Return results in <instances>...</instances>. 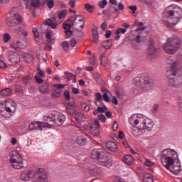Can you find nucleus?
Here are the masks:
<instances>
[{"instance_id": "1", "label": "nucleus", "mask_w": 182, "mask_h": 182, "mask_svg": "<svg viewBox=\"0 0 182 182\" xmlns=\"http://www.w3.org/2000/svg\"><path fill=\"white\" fill-rule=\"evenodd\" d=\"M178 65L177 61H173L170 59L167 60L166 68L168 70V77L169 79V83L172 86H174V87H180L182 85V77L176 76L178 70Z\"/></svg>"}, {"instance_id": "2", "label": "nucleus", "mask_w": 182, "mask_h": 182, "mask_svg": "<svg viewBox=\"0 0 182 182\" xmlns=\"http://www.w3.org/2000/svg\"><path fill=\"white\" fill-rule=\"evenodd\" d=\"M91 158L96 160L95 163H97L100 166H104L105 167H110L112 166V159H110L106 149H94L91 153Z\"/></svg>"}, {"instance_id": "3", "label": "nucleus", "mask_w": 182, "mask_h": 182, "mask_svg": "<svg viewBox=\"0 0 182 182\" xmlns=\"http://www.w3.org/2000/svg\"><path fill=\"white\" fill-rule=\"evenodd\" d=\"M176 157H178V155H177V152L173 149H166L162 151L161 161L166 170H168V168L172 167L173 164H174Z\"/></svg>"}, {"instance_id": "4", "label": "nucleus", "mask_w": 182, "mask_h": 182, "mask_svg": "<svg viewBox=\"0 0 182 182\" xmlns=\"http://www.w3.org/2000/svg\"><path fill=\"white\" fill-rule=\"evenodd\" d=\"M44 122L47 123V127H52V126H62L66 120L65 114L57 112L56 114H49L43 117Z\"/></svg>"}, {"instance_id": "5", "label": "nucleus", "mask_w": 182, "mask_h": 182, "mask_svg": "<svg viewBox=\"0 0 182 182\" xmlns=\"http://www.w3.org/2000/svg\"><path fill=\"white\" fill-rule=\"evenodd\" d=\"M181 46V41L179 38H169L168 41L163 45V50L168 55H174Z\"/></svg>"}, {"instance_id": "6", "label": "nucleus", "mask_w": 182, "mask_h": 182, "mask_svg": "<svg viewBox=\"0 0 182 182\" xmlns=\"http://www.w3.org/2000/svg\"><path fill=\"white\" fill-rule=\"evenodd\" d=\"M21 22H22V16L19 14H14L13 16L7 18L6 21L10 31L16 33L21 32V28H19V23Z\"/></svg>"}, {"instance_id": "7", "label": "nucleus", "mask_w": 182, "mask_h": 182, "mask_svg": "<svg viewBox=\"0 0 182 182\" xmlns=\"http://www.w3.org/2000/svg\"><path fill=\"white\" fill-rule=\"evenodd\" d=\"M164 22L169 28H173L175 25H177L178 23V19L180 16H174L173 11L171 10L168 11L166 13L163 14Z\"/></svg>"}, {"instance_id": "8", "label": "nucleus", "mask_w": 182, "mask_h": 182, "mask_svg": "<svg viewBox=\"0 0 182 182\" xmlns=\"http://www.w3.org/2000/svg\"><path fill=\"white\" fill-rule=\"evenodd\" d=\"M16 112V103L12 100H6V105L4 110L1 111V114L4 117H9ZM9 114V116L6 114Z\"/></svg>"}, {"instance_id": "9", "label": "nucleus", "mask_w": 182, "mask_h": 182, "mask_svg": "<svg viewBox=\"0 0 182 182\" xmlns=\"http://www.w3.org/2000/svg\"><path fill=\"white\" fill-rule=\"evenodd\" d=\"M33 178L36 182H48L49 178H48V174L43 168H38L33 172Z\"/></svg>"}, {"instance_id": "10", "label": "nucleus", "mask_w": 182, "mask_h": 182, "mask_svg": "<svg viewBox=\"0 0 182 182\" xmlns=\"http://www.w3.org/2000/svg\"><path fill=\"white\" fill-rule=\"evenodd\" d=\"M133 83L138 89H143L144 85H150V80L147 76L139 75L133 79Z\"/></svg>"}, {"instance_id": "11", "label": "nucleus", "mask_w": 182, "mask_h": 182, "mask_svg": "<svg viewBox=\"0 0 182 182\" xmlns=\"http://www.w3.org/2000/svg\"><path fill=\"white\" fill-rule=\"evenodd\" d=\"M45 22L46 25L50 26L52 29H55L58 25H60L63 21L59 17L58 14H55L52 18L46 20Z\"/></svg>"}, {"instance_id": "12", "label": "nucleus", "mask_w": 182, "mask_h": 182, "mask_svg": "<svg viewBox=\"0 0 182 182\" xmlns=\"http://www.w3.org/2000/svg\"><path fill=\"white\" fill-rule=\"evenodd\" d=\"M148 58H149V59H156V58H159V48L153 42L150 43L148 48Z\"/></svg>"}, {"instance_id": "13", "label": "nucleus", "mask_w": 182, "mask_h": 182, "mask_svg": "<svg viewBox=\"0 0 182 182\" xmlns=\"http://www.w3.org/2000/svg\"><path fill=\"white\" fill-rule=\"evenodd\" d=\"M48 127V124L46 122H31L28 128V132H32L33 130H42V129Z\"/></svg>"}, {"instance_id": "14", "label": "nucleus", "mask_w": 182, "mask_h": 182, "mask_svg": "<svg viewBox=\"0 0 182 182\" xmlns=\"http://www.w3.org/2000/svg\"><path fill=\"white\" fill-rule=\"evenodd\" d=\"M72 26L79 31V29H82L85 27V21H83V17L82 16H77L73 21H71Z\"/></svg>"}, {"instance_id": "15", "label": "nucleus", "mask_w": 182, "mask_h": 182, "mask_svg": "<svg viewBox=\"0 0 182 182\" xmlns=\"http://www.w3.org/2000/svg\"><path fill=\"white\" fill-rule=\"evenodd\" d=\"M140 126L141 127V129H144V133H146V130H147V132H151L154 126L153 121L149 118L143 117Z\"/></svg>"}, {"instance_id": "16", "label": "nucleus", "mask_w": 182, "mask_h": 182, "mask_svg": "<svg viewBox=\"0 0 182 182\" xmlns=\"http://www.w3.org/2000/svg\"><path fill=\"white\" fill-rule=\"evenodd\" d=\"M144 116L142 114H134L129 119V122L132 126H137V124H141Z\"/></svg>"}, {"instance_id": "17", "label": "nucleus", "mask_w": 182, "mask_h": 182, "mask_svg": "<svg viewBox=\"0 0 182 182\" xmlns=\"http://www.w3.org/2000/svg\"><path fill=\"white\" fill-rule=\"evenodd\" d=\"M53 95H54L55 97H60V94L62 93V90L65 89V86L66 85L63 84H54L53 85Z\"/></svg>"}, {"instance_id": "18", "label": "nucleus", "mask_w": 182, "mask_h": 182, "mask_svg": "<svg viewBox=\"0 0 182 182\" xmlns=\"http://www.w3.org/2000/svg\"><path fill=\"white\" fill-rule=\"evenodd\" d=\"M33 171L31 170H26L21 172V178L23 181H29L33 178Z\"/></svg>"}, {"instance_id": "19", "label": "nucleus", "mask_w": 182, "mask_h": 182, "mask_svg": "<svg viewBox=\"0 0 182 182\" xmlns=\"http://www.w3.org/2000/svg\"><path fill=\"white\" fill-rule=\"evenodd\" d=\"M100 127V124H99V120L95 119L94 124H92L90 130L93 136L99 135V128Z\"/></svg>"}, {"instance_id": "20", "label": "nucleus", "mask_w": 182, "mask_h": 182, "mask_svg": "<svg viewBox=\"0 0 182 182\" xmlns=\"http://www.w3.org/2000/svg\"><path fill=\"white\" fill-rule=\"evenodd\" d=\"M9 59L11 63H18L21 60V56L18 53L14 52V51H10L9 53Z\"/></svg>"}, {"instance_id": "21", "label": "nucleus", "mask_w": 182, "mask_h": 182, "mask_svg": "<svg viewBox=\"0 0 182 182\" xmlns=\"http://www.w3.org/2000/svg\"><path fill=\"white\" fill-rule=\"evenodd\" d=\"M11 48L14 49V50H19V49H25L26 48V45L25 44V41H16L11 45Z\"/></svg>"}, {"instance_id": "22", "label": "nucleus", "mask_w": 182, "mask_h": 182, "mask_svg": "<svg viewBox=\"0 0 182 182\" xmlns=\"http://www.w3.org/2000/svg\"><path fill=\"white\" fill-rule=\"evenodd\" d=\"M10 162L11 163V167L16 170L23 168V161L22 158H18V159H15V161H10Z\"/></svg>"}, {"instance_id": "23", "label": "nucleus", "mask_w": 182, "mask_h": 182, "mask_svg": "<svg viewBox=\"0 0 182 182\" xmlns=\"http://www.w3.org/2000/svg\"><path fill=\"white\" fill-rule=\"evenodd\" d=\"M66 110L68 114H70L73 117L77 113L76 107L73 104L68 103L66 107Z\"/></svg>"}, {"instance_id": "24", "label": "nucleus", "mask_w": 182, "mask_h": 182, "mask_svg": "<svg viewBox=\"0 0 182 182\" xmlns=\"http://www.w3.org/2000/svg\"><path fill=\"white\" fill-rule=\"evenodd\" d=\"M170 8L173 10L172 12H173V16H175V18H177V16H181L182 15V9L177 6V5H172L170 6Z\"/></svg>"}, {"instance_id": "25", "label": "nucleus", "mask_w": 182, "mask_h": 182, "mask_svg": "<svg viewBox=\"0 0 182 182\" xmlns=\"http://www.w3.org/2000/svg\"><path fill=\"white\" fill-rule=\"evenodd\" d=\"M131 132L134 136H141V134H144V129L141 128V126L139 127H132Z\"/></svg>"}, {"instance_id": "26", "label": "nucleus", "mask_w": 182, "mask_h": 182, "mask_svg": "<svg viewBox=\"0 0 182 182\" xmlns=\"http://www.w3.org/2000/svg\"><path fill=\"white\" fill-rule=\"evenodd\" d=\"M105 146L108 150H110V151H117V150H119L117 144L112 141L106 142Z\"/></svg>"}, {"instance_id": "27", "label": "nucleus", "mask_w": 182, "mask_h": 182, "mask_svg": "<svg viewBox=\"0 0 182 182\" xmlns=\"http://www.w3.org/2000/svg\"><path fill=\"white\" fill-rule=\"evenodd\" d=\"M140 35H138L136 36L135 38H134L132 41V48L133 49H136L137 50L139 49H140L141 46H140Z\"/></svg>"}, {"instance_id": "28", "label": "nucleus", "mask_w": 182, "mask_h": 182, "mask_svg": "<svg viewBox=\"0 0 182 182\" xmlns=\"http://www.w3.org/2000/svg\"><path fill=\"white\" fill-rule=\"evenodd\" d=\"M171 173H173V174H178L180 171H181V165L178 164V165H174V164L168 168Z\"/></svg>"}, {"instance_id": "29", "label": "nucleus", "mask_w": 182, "mask_h": 182, "mask_svg": "<svg viewBox=\"0 0 182 182\" xmlns=\"http://www.w3.org/2000/svg\"><path fill=\"white\" fill-rule=\"evenodd\" d=\"M73 117H75V120L77 123H83V122L86 120V117L85 114L80 112L75 113Z\"/></svg>"}, {"instance_id": "30", "label": "nucleus", "mask_w": 182, "mask_h": 182, "mask_svg": "<svg viewBox=\"0 0 182 182\" xmlns=\"http://www.w3.org/2000/svg\"><path fill=\"white\" fill-rule=\"evenodd\" d=\"M10 156V161H15V160L18 159L22 158V156L18 153V151L14 150L11 151L9 154Z\"/></svg>"}, {"instance_id": "31", "label": "nucleus", "mask_w": 182, "mask_h": 182, "mask_svg": "<svg viewBox=\"0 0 182 182\" xmlns=\"http://www.w3.org/2000/svg\"><path fill=\"white\" fill-rule=\"evenodd\" d=\"M122 161L125 163V164L131 166V164H133V161H134V158H133V156L132 155H125L122 158Z\"/></svg>"}, {"instance_id": "32", "label": "nucleus", "mask_w": 182, "mask_h": 182, "mask_svg": "<svg viewBox=\"0 0 182 182\" xmlns=\"http://www.w3.org/2000/svg\"><path fill=\"white\" fill-rule=\"evenodd\" d=\"M39 90L41 93H48L49 92V83L45 82L42 85H40Z\"/></svg>"}, {"instance_id": "33", "label": "nucleus", "mask_w": 182, "mask_h": 182, "mask_svg": "<svg viewBox=\"0 0 182 182\" xmlns=\"http://www.w3.org/2000/svg\"><path fill=\"white\" fill-rule=\"evenodd\" d=\"M90 173L92 176H96L101 174L102 170H100V168H99L97 166H94L90 169Z\"/></svg>"}, {"instance_id": "34", "label": "nucleus", "mask_w": 182, "mask_h": 182, "mask_svg": "<svg viewBox=\"0 0 182 182\" xmlns=\"http://www.w3.org/2000/svg\"><path fill=\"white\" fill-rule=\"evenodd\" d=\"M106 112H107V107L105 105L97 107V111L93 112V115L96 116L97 113H105Z\"/></svg>"}, {"instance_id": "35", "label": "nucleus", "mask_w": 182, "mask_h": 182, "mask_svg": "<svg viewBox=\"0 0 182 182\" xmlns=\"http://www.w3.org/2000/svg\"><path fill=\"white\" fill-rule=\"evenodd\" d=\"M76 141L80 146H85L86 144V138L83 136H80L76 138Z\"/></svg>"}, {"instance_id": "36", "label": "nucleus", "mask_w": 182, "mask_h": 182, "mask_svg": "<svg viewBox=\"0 0 182 182\" xmlns=\"http://www.w3.org/2000/svg\"><path fill=\"white\" fill-rule=\"evenodd\" d=\"M141 161V163L144 164V166H146L147 167H153V166H154V162L151 161L149 159H145L144 160L141 159V161Z\"/></svg>"}, {"instance_id": "37", "label": "nucleus", "mask_w": 182, "mask_h": 182, "mask_svg": "<svg viewBox=\"0 0 182 182\" xmlns=\"http://www.w3.org/2000/svg\"><path fill=\"white\" fill-rule=\"evenodd\" d=\"M12 93V90L11 88H4L1 90L0 95L1 96H10V95Z\"/></svg>"}, {"instance_id": "38", "label": "nucleus", "mask_w": 182, "mask_h": 182, "mask_svg": "<svg viewBox=\"0 0 182 182\" xmlns=\"http://www.w3.org/2000/svg\"><path fill=\"white\" fill-rule=\"evenodd\" d=\"M92 38L95 43H97V41H99V33H97V30H96V27L92 29Z\"/></svg>"}, {"instance_id": "39", "label": "nucleus", "mask_w": 182, "mask_h": 182, "mask_svg": "<svg viewBox=\"0 0 182 182\" xmlns=\"http://www.w3.org/2000/svg\"><path fill=\"white\" fill-rule=\"evenodd\" d=\"M143 182H153V176L150 173H145L144 175Z\"/></svg>"}, {"instance_id": "40", "label": "nucleus", "mask_w": 182, "mask_h": 182, "mask_svg": "<svg viewBox=\"0 0 182 182\" xmlns=\"http://www.w3.org/2000/svg\"><path fill=\"white\" fill-rule=\"evenodd\" d=\"M72 20H67L63 25V29L65 31H70V28H72Z\"/></svg>"}, {"instance_id": "41", "label": "nucleus", "mask_w": 182, "mask_h": 182, "mask_svg": "<svg viewBox=\"0 0 182 182\" xmlns=\"http://www.w3.org/2000/svg\"><path fill=\"white\" fill-rule=\"evenodd\" d=\"M33 33L34 35V39L37 43H39L41 38H39V33L38 32V28H33Z\"/></svg>"}, {"instance_id": "42", "label": "nucleus", "mask_w": 182, "mask_h": 182, "mask_svg": "<svg viewBox=\"0 0 182 182\" xmlns=\"http://www.w3.org/2000/svg\"><path fill=\"white\" fill-rule=\"evenodd\" d=\"M85 9H86V11H87V12H90V14H92L95 11V6L90 5V4L87 3L85 4Z\"/></svg>"}, {"instance_id": "43", "label": "nucleus", "mask_w": 182, "mask_h": 182, "mask_svg": "<svg viewBox=\"0 0 182 182\" xmlns=\"http://www.w3.org/2000/svg\"><path fill=\"white\" fill-rule=\"evenodd\" d=\"M22 82L26 86L31 84V77L29 75L24 76L22 78Z\"/></svg>"}, {"instance_id": "44", "label": "nucleus", "mask_w": 182, "mask_h": 182, "mask_svg": "<svg viewBox=\"0 0 182 182\" xmlns=\"http://www.w3.org/2000/svg\"><path fill=\"white\" fill-rule=\"evenodd\" d=\"M103 46L105 49H110L112 46V40H107L103 42Z\"/></svg>"}, {"instance_id": "45", "label": "nucleus", "mask_w": 182, "mask_h": 182, "mask_svg": "<svg viewBox=\"0 0 182 182\" xmlns=\"http://www.w3.org/2000/svg\"><path fill=\"white\" fill-rule=\"evenodd\" d=\"M58 15L60 18L63 21V19H65V18H66V16L68 15V11L66 10H63L60 11Z\"/></svg>"}, {"instance_id": "46", "label": "nucleus", "mask_w": 182, "mask_h": 182, "mask_svg": "<svg viewBox=\"0 0 182 182\" xmlns=\"http://www.w3.org/2000/svg\"><path fill=\"white\" fill-rule=\"evenodd\" d=\"M108 63H109V60H107V58L102 55L101 57V65L102 66H104L105 68H106V66H107Z\"/></svg>"}, {"instance_id": "47", "label": "nucleus", "mask_w": 182, "mask_h": 182, "mask_svg": "<svg viewBox=\"0 0 182 182\" xmlns=\"http://www.w3.org/2000/svg\"><path fill=\"white\" fill-rule=\"evenodd\" d=\"M129 151L132 154H134V156H135L138 160L141 161V157H140V155H139V154H137V152H136L133 148L130 147Z\"/></svg>"}, {"instance_id": "48", "label": "nucleus", "mask_w": 182, "mask_h": 182, "mask_svg": "<svg viewBox=\"0 0 182 182\" xmlns=\"http://www.w3.org/2000/svg\"><path fill=\"white\" fill-rule=\"evenodd\" d=\"M31 6H33L34 8H38L39 6V5H41V1L31 0Z\"/></svg>"}, {"instance_id": "49", "label": "nucleus", "mask_w": 182, "mask_h": 182, "mask_svg": "<svg viewBox=\"0 0 182 182\" xmlns=\"http://www.w3.org/2000/svg\"><path fill=\"white\" fill-rule=\"evenodd\" d=\"M61 46L65 52H68L69 50V43L68 41H64L61 43Z\"/></svg>"}, {"instance_id": "50", "label": "nucleus", "mask_w": 182, "mask_h": 182, "mask_svg": "<svg viewBox=\"0 0 182 182\" xmlns=\"http://www.w3.org/2000/svg\"><path fill=\"white\" fill-rule=\"evenodd\" d=\"M100 8H101V9H105V8H106V5H107V0H102L99 1L98 4Z\"/></svg>"}, {"instance_id": "51", "label": "nucleus", "mask_w": 182, "mask_h": 182, "mask_svg": "<svg viewBox=\"0 0 182 182\" xmlns=\"http://www.w3.org/2000/svg\"><path fill=\"white\" fill-rule=\"evenodd\" d=\"M46 3L48 8H53L55 6V1L53 0H46Z\"/></svg>"}, {"instance_id": "52", "label": "nucleus", "mask_w": 182, "mask_h": 182, "mask_svg": "<svg viewBox=\"0 0 182 182\" xmlns=\"http://www.w3.org/2000/svg\"><path fill=\"white\" fill-rule=\"evenodd\" d=\"M127 32V30L126 28H119L116 31H115V35H119V33H126Z\"/></svg>"}, {"instance_id": "53", "label": "nucleus", "mask_w": 182, "mask_h": 182, "mask_svg": "<svg viewBox=\"0 0 182 182\" xmlns=\"http://www.w3.org/2000/svg\"><path fill=\"white\" fill-rule=\"evenodd\" d=\"M63 96H64V99H65V100H67V101L70 100V92H69L68 90H66L64 92Z\"/></svg>"}, {"instance_id": "54", "label": "nucleus", "mask_w": 182, "mask_h": 182, "mask_svg": "<svg viewBox=\"0 0 182 182\" xmlns=\"http://www.w3.org/2000/svg\"><path fill=\"white\" fill-rule=\"evenodd\" d=\"M37 72V76H38L39 77H43L45 76V73L42 70H41L40 68H38Z\"/></svg>"}, {"instance_id": "55", "label": "nucleus", "mask_w": 182, "mask_h": 182, "mask_svg": "<svg viewBox=\"0 0 182 182\" xmlns=\"http://www.w3.org/2000/svg\"><path fill=\"white\" fill-rule=\"evenodd\" d=\"M3 38H4V41L6 43L9 42V41H11V35H9L8 33L4 34Z\"/></svg>"}, {"instance_id": "56", "label": "nucleus", "mask_w": 182, "mask_h": 182, "mask_svg": "<svg viewBox=\"0 0 182 182\" xmlns=\"http://www.w3.org/2000/svg\"><path fill=\"white\" fill-rule=\"evenodd\" d=\"M82 107L85 112H89V110H90V107L85 102L82 104Z\"/></svg>"}, {"instance_id": "57", "label": "nucleus", "mask_w": 182, "mask_h": 182, "mask_svg": "<svg viewBox=\"0 0 182 182\" xmlns=\"http://www.w3.org/2000/svg\"><path fill=\"white\" fill-rule=\"evenodd\" d=\"M109 11H110V12H112V14H116V13L119 12V9H117L113 6H110Z\"/></svg>"}, {"instance_id": "58", "label": "nucleus", "mask_w": 182, "mask_h": 182, "mask_svg": "<svg viewBox=\"0 0 182 182\" xmlns=\"http://www.w3.org/2000/svg\"><path fill=\"white\" fill-rule=\"evenodd\" d=\"M6 68H8L6 63L4 60H0V69H6Z\"/></svg>"}, {"instance_id": "59", "label": "nucleus", "mask_w": 182, "mask_h": 182, "mask_svg": "<svg viewBox=\"0 0 182 182\" xmlns=\"http://www.w3.org/2000/svg\"><path fill=\"white\" fill-rule=\"evenodd\" d=\"M98 120L102 122V123L106 122V117L103 114L98 115Z\"/></svg>"}, {"instance_id": "60", "label": "nucleus", "mask_w": 182, "mask_h": 182, "mask_svg": "<svg viewBox=\"0 0 182 182\" xmlns=\"http://www.w3.org/2000/svg\"><path fill=\"white\" fill-rule=\"evenodd\" d=\"M34 78L36 82H37V83H39V84L43 83V79L39 77L38 75H35Z\"/></svg>"}, {"instance_id": "61", "label": "nucleus", "mask_w": 182, "mask_h": 182, "mask_svg": "<svg viewBox=\"0 0 182 182\" xmlns=\"http://www.w3.org/2000/svg\"><path fill=\"white\" fill-rule=\"evenodd\" d=\"M95 99L97 102H100V100H102V94H100V92H97L95 94Z\"/></svg>"}, {"instance_id": "62", "label": "nucleus", "mask_w": 182, "mask_h": 182, "mask_svg": "<svg viewBox=\"0 0 182 182\" xmlns=\"http://www.w3.org/2000/svg\"><path fill=\"white\" fill-rule=\"evenodd\" d=\"M102 98L103 100H105V102H110V97H109V95H107V93H105L103 95H102Z\"/></svg>"}, {"instance_id": "63", "label": "nucleus", "mask_w": 182, "mask_h": 182, "mask_svg": "<svg viewBox=\"0 0 182 182\" xmlns=\"http://www.w3.org/2000/svg\"><path fill=\"white\" fill-rule=\"evenodd\" d=\"M90 65H96V57H92L90 59Z\"/></svg>"}, {"instance_id": "64", "label": "nucleus", "mask_w": 182, "mask_h": 182, "mask_svg": "<svg viewBox=\"0 0 182 182\" xmlns=\"http://www.w3.org/2000/svg\"><path fill=\"white\" fill-rule=\"evenodd\" d=\"M72 31L70 30H67V31L65 32V35H66V38H70V36H72Z\"/></svg>"}]
</instances>
